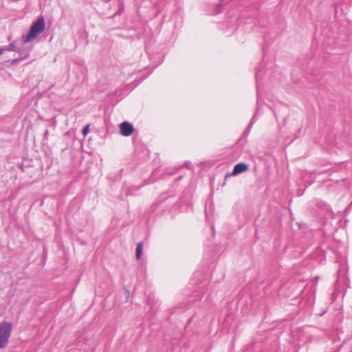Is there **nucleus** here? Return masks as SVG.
<instances>
[{
    "instance_id": "f257e3e1",
    "label": "nucleus",
    "mask_w": 352,
    "mask_h": 352,
    "mask_svg": "<svg viewBox=\"0 0 352 352\" xmlns=\"http://www.w3.org/2000/svg\"><path fill=\"white\" fill-rule=\"evenodd\" d=\"M45 25V23L44 18L41 16L30 27V31L25 39V42H31L34 38H36L41 33L43 32Z\"/></svg>"
},
{
    "instance_id": "39448f33",
    "label": "nucleus",
    "mask_w": 352,
    "mask_h": 352,
    "mask_svg": "<svg viewBox=\"0 0 352 352\" xmlns=\"http://www.w3.org/2000/svg\"><path fill=\"white\" fill-rule=\"evenodd\" d=\"M143 251V243L142 242H140L137 245L136 251H135V256L137 259H140L142 255Z\"/></svg>"
},
{
    "instance_id": "7ed1b4c3",
    "label": "nucleus",
    "mask_w": 352,
    "mask_h": 352,
    "mask_svg": "<svg viewBox=\"0 0 352 352\" xmlns=\"http://www.w3.org/2000/svg\"><path fill=\"white\" fill-rule=\"evenodd\" d=\"M120 133L123 136H129L133 133L134 131L133 125L128 122H124L120 124Z\"/></svg>"
},
{
    "instance_id": "0eeeda50",
    "label": "nucleus",
    "mask_w": 352,
    "mask_h": 352,
    "mask_svg": "<svg viewBox=\"0 0 352 352\" xmlns=\"http://www.w3.org/2000/svg\"><path fill=\"white\" fill-rule=\"evenodd\" d=\"M3 50H0V54L2 53Z\"/></svg>"
},
{
    "instance_id": "20e7f679",
    "label": "nucleus",
    "mask_w": 352,
    "mask_h": 352,
    "mask_svg": "<svg viewBox=\"0 0 352 352\" xmlns=\"http://www.w3.org/2000/svg\"><path fill=\"white\" fill-rule=\"evenodd\" d=\"M248 169V166L245 163H239L235 165L233 168L232 175L235 176L241 173L246 171Z\"/></svg>"
},
{
    "instance_id": "423d86ee",
    "label": "nucleus",
    "mask_w": 352,
    "mask_h": 352,
    "mask_svg": "<svg viewBox=\"0 0 352 352\" xmlns=\"http://www.w3.org/2000/svg\"><path fill=\"white\" fill-rule=\"evenodd\" d=\"M89 131V124H87V125H86V126H85V128L82 129V135H83L84 136H85V135L88 133Z\"/></svg>"
},
{
    "instance_id": "f03ea898",
    "label": "nucleus",
    "mask_w": 352,
    "mask_h": 352,
    "mask_svg": "<svg viewBox=\"0 0 352 352\" xmlns=\"http://www.w3.org/2000/svg\"><path fill=\"white\" fill-rule=\"evenodd\" d=\"M12 325L9 322L0 323V349L5 348L11 336Z\"/></svg>"
}]
</instances>
